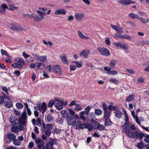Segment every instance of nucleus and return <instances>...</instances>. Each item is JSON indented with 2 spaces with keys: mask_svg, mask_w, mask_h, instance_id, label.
Masks as SVG:
<instances>
[{
  "mask_svg": "<svg viewBox=\"0 0 149 149\" xmlns=\"http://www.w3.org/2000/svg\"><path fill=\"white\" fill-rule=\"evenodd\" d=\"M139 19L140 20L141 22L143 23H147L149 22V19H145L141 17L139 18Z\"/></svg>",
  "mask_w": 149,
  "mask_h": 149,
  "instance_id": "49530a36",
  "label": "nucleus"
},
{
  "mask_svg": "<svg viewBox=\"0 0 149 149\" xmlns=\"http://www.w3.org/2000/svg\"><path fill=\"white\" fill-rule=\"evenodd\" d=\"M44 131L46 135L49 136L51 134V131L52 129L53 126L52 124H47L43 125Z\"/></svg>",
  "mask_w": 149,
  "mask_h": 149,
  "instance_id": "39448f33",
  "label": "nucleus"
},
{
  "mask_svg": "<svg viewBox=\"0 0 149 149\" xmlns=\"http://www.w3.org/2000/svg\"><path fill=\"white\" fill-rule=\"evenodd\" d=\"M9 120L10 123H13L16 122L17 118L14 116H11L9 118Z\"/></svg>",
  "mask_w": 149,
  "mask_h": 149,
  "instance_id": "72a5a7b5",
  "label": "nucleus"
},
{
  "mask_svg": "<svg viewBox=\"0 0 149 149\" xmlns=\"http://www.w3.org/2000/svg\"><path fill=\"white\" fill-rule=\"evenodd\" d=\"M89 118L91 119V120H93V119L95 117V114L93 113H90L88 115Z\"/></svg>",
  "mask_w": 149,
  "mask_h": 149,
  "instance_id": "8fccbe9b",
  "label": "nucleus"
},
{
  "mask_svg": "<svg viewBox=\"0 0 149 149\" xmlns=\"http://www.w3.org/2000/svg\"><path fill=\"white\" fill-rule=\"evenodd\" d=\"M120 3L124 5H127L131 4H134L135 3V1H132L130 0H123L119 1Z\"/></svg>",
  "mask_w": 149,
  "mask_h": 149,
  "instance_id": "aec40b11",
  "label": "nucleus"
},
{
  "mask_svg": "<svg viewBox=\"0 0 149 149\" xmlns=\"http://www.w3.org/2000/svg\"><path fill=\"white\" fill-rule=\"evenodd\" d=\"M8 4L10 8L8 9H10L11 10H15L18 8L14 6L12 1H11L8 0Z\"/></svg>",
  "mask_w": 149,
  "mask_h": 149,
  "instance_id": "412c9836",
  "label": "nucleus"
},
{
  "mask_svg": "<svg viewBox=\"0 0 149 149\" xmlns=\"http://www.w3.org/2000/svg\"><path fill=\"white\" fill-rule=\"evenodd\" d=\"M105 124L107 126H110L111 124V122L110 119H105Z\"/></svg>",
  "mask_w": 149,
  "mask_h": 149,
  "instance_id": "3c124183",
  "label": "nucleus"
},
{
  "mask_svg": "<svg viewBox=\"0 0 149 149\" xmlns=\"http://www.w3.org/2000/svg\"><path fill=\"white\" fill-rule=\"evenodd\" d=\"M144 134L137 131H132L128 136L131 138H134L136 139H139L141 140L144 136Z\"/></svg>",
  "mask_w": 149,
  "mask_h": 149,
  "instance_id": "f03ea898",
  "label": "nucleus"
},
{
  "mask_svg": "<svg viewBox=\"0 0 149 149\" xmlns=\"http://www.w3.org/2000/svg\"><path fill=\"white\" fill-rule=\"evenodd\" d=\"M139 45L142 46L144 44L149 45V41L148 40H141L139 41Z\"/></svg>",
  "mask_w": 149,
  "mask_h": 149,
  "instance_id": "f704fd0d",
  "label": "nucleus"
},
{
  "mask_svg": "<svg viewBox=\"0 0 149 149\" xmlns=\"http://www.w3.org/2000/svg\"><path fill=\"white\" fill-rule=\"evenodd\" d=\"M4 106L7 108H10L12 107L13 104L12 102L10 101H6L4 103Z\"/></svg>",
  "mask_w": 149,
  "mask_h": 149,
  "instance_id": "c756f323",
  "label": "nucleus"
},
{
  "mask_svg": "<svg viewBox=\"0 0 149 149\" xmlns=\"http://www.w3.org/2000/svg\"><path fill=\"white\" fill-rule=\"evenodd\" d=\"M106 43L108 45H110L111 42L110 40V39L109 38H107L105 40Z\"/></svg>",
  "mask_w": 149,
  "mask_h": 149,
  "instance_id": "0e129e2a",
  "label": "nucleus"
},
{
  "mask_svg": "<svg viewBox=\"0 0 149 149\" xmlns=\"http://www.w3.org/2000/svg\"><path fill=\"white\" fill-rule=\"evenodd\" d=\"M66 13V11L65 9H61L56 11L54 13L56 15L59 14L65 15Z\"/></svg>",
  "mask_w": 149,
  "mask_h": 149,
  "instance_id": "5701e85b",
  "label": "nucleus"
},
{
  "mask_svg": "<svg viewBox=\"0 0 149 149\" xmlns=\"http://www.w3.org/2000/svg\"><path fill=\"white\" fill-rule=\"evenodd\" d=\"M85 16V14L83 13H75V19L77 21L82 20L84 18Z\"/></svg>",
  "mask_w": 149,
  "mask_h": 149,
  "instance_id": "dca6fc26",
  "label": "nucleus"
},
{
  "mask_svg": "<svg viewBox=\"0 0 149 149\" xmlns=\"http://www.w3.org/2000/svg\"><path fill=\"white\" fill-rule=\"evenodd\" d=\"M56 141L57 140L54 139H52L51 140L50 143H51L52 145L53 146V145H55L56 144Z\"/></svg>",
  "mask_w": 149,
  "mask_h": 149,
  "instance_id": "338daca9",
  "label": "nucleus"
},
{
  "mask_svg": "<svg viewBox=\"0 0 149 149\" xmlns=\"http://www.w3.org/2000/svg\"><path fill=\"white\" fill-rule=\"evenodd\" d=\"M26 113L24 112L18 119L19 123L13 124L12 125L11 131L13 132L17 133L18 132L19 130H24V125L26 124Z\"/></svg>",
  "mask_w": 149,
  "mask_h": 149,
  "instance_id": "f257e3e1",
  "label": "nucleus"
},
{
  "mask_svg": "<svg viewBox=\"0 0 149 149\" xmlns=\"http://www.w3.org/2000/svg\"><path fill=\"white\" fill-rule=\"evenodd\" d=\"M80 104H78V105H77L74 108V109L77 111H79L82 110L83 109L82 107L81 106H79Z\"/></svg>",
  "mask_w": 149,
  "mask_h": 149,
  "instance_id": "13d9d810",
  "label": "nucleus"
},
{
  "mask_svg": "<svg viewBox=\"0 0 149 149\" xmlns=\"http://www.w3.org/2000/svg\"><path fill=\"white\" fill-rule=\"evenodd\" d=\"M37 12L39 15L34 18V20L36 22H40L44 19V14L46 13L45 12L40 11L39 10H37Z\"/></svg>",
  "mask_w": 149,
  "mask_h": 149,
  "instance_id": "9b49d317",
  "label": "nucleus"
},
{
  "mask_svg": "<svg viewBox=\"0 0 149 149\" xmlns=\"http://www.w3.org/2000/svg\"><path fill=\"white\" fill-rule=\"evenodd\" d=\"M91 108L90 105H88L85 108L84 111H82L80 112L79 115L80 118L83 121H86L87 120V118L84 114L88 115Z\"/></svg>",
  "mask_w": 149,
  "mask_h": 149,
  "instance_id": "20e7f679",
  "label": "nucleus"
},
{
  "mask_svg": "<svg viewBox=\"0 0 149 149\" xmlns=\"http://www.w3.org/2000/svg\"><path fill=\"white\" fill-rule=\"evenodd\" d=\"M13 144L16 146H20L21 144V142L18 140L15 139L13 141Z\"/></svg>",
  "mask_w": 149,
  "mask_h": 149,
  "instance_id": "a19ab883",
  "label": "nucleus"
},
{
  "mask_svg": "<svg viewBox=\"0 0 149 149\" xmlns=\"http://www.w3.org/2000/svg\"><path fill=\"white\" fill-rule=\"evenodd\" d=\"M32 55L33 56L34 58V59L35 58L36 60L37 61H39V58H40V56L38 55L37 54H35L33 53H31Z\"/></svg>",
  "mask_w": 149,
  "mask_h": 149,
  "instance_id": "6e6d98bb",
  "label": "nucleus"
},
{
  "mask_svg": "<svg viewBox=\"0 0 149 149\" xmlns=\"http://www.w3.org/2000/svg\"><path fill=\"white\" fill-rule=\"evenodd\" d=\"M8 9V7L7 5L5 4H2L0 6V13L4 14L6 9Z\"/></svg>",
  "mask_w": 149,
  "mask_h": 149,
  "instance_id": "b1692460",
  "label": "nucleus"
},
{
  "mask_svg": "<svg viewBox=\"0 0 149 149\" xmlns=\"http://www.w3.org/2000/svg\"><path fill=\"white\" fill-rule=\"evenodd\" d=\"M74 116H70L66 119L68 124L69 125H73L75 121L74 119Z\"/></svg>",
  "mask_w": 149,
  "mask_h": 149,
  "instance_id": "6ab92c4d",
  "label": "nucleus"
},
{
  "mask_svg": "<svg viewBox=\"0 0 149 149\" xmlns=\"http://www.w3.org/2000/svg\"><path fill=\"white\" fill-rule=\"evenodd\" d=\"M60 114L62 118H68L70 116H74L75 111L71 109H69L68 111L65 110H63L60 111Z\"/></svg>",
  "mask_w": 149,
  "mask_h": 149,
  "instance_id": "7ed1b4c3",
  "label": "nucleus"
},
{
  "mask_svg": "<svg viewBox=\"0 0 149 149\" xmlns=\"http://www.w3.org/2000/svg\"><path fill=\"white\" fill-rule=\"evenodd\" d=\"M99 123L97 121H95L92 122L91 123V125L92 126V127H91V129L92 130V128H94L95 129H97V128L99 124Z\"/></svg>",
  "mask_w": 149,
  "mask_h": 149,
  "instance_id": "cd10ccee",
  "label": "nucleus"
},
{
  "mask_svg": "<svg viewBox=\"0 0 149 149\" xmlns=\"http://www.w3.org/2000/svg\"><path fill=\"white\" fill-rule=\"evenodd\" d=\"M123 131L128 136L130 133L132 132L129 124L125 123L123 125Z\"/></svg>",
  "mask_w": 149,
  "mask_h": 149,
  "instance_id": "9d476101",
  "label": "nucleus"
},
{
  "mask_svg": "<svg viewBox=\"0 0 149 149\" xmlns=\"http://www.w3.org/2000/svg\"><path fill=\"white\" fill-rule=\"evenodd\" d=\"M10 25V28L13 30L20 31L24 30L22 26L17 23H12Z\"/></svg>",
  "mask_w": 149,
  "mask_h": 149,
  "instance_id": "ddd939ff",
  "label": "nucleus"
},
{
  "mask_svg": "<svg viewBox=\"0 0 149 149\" xmlns=\"http://www.w3.org/2000/svg\"><path fill=\"white\" fill-rule=\"evenodd\" d=\"M111 115V112L109 111L106 110L104 111V118L105 119H109Z\"/></svg>",
  "mask_w": 149,
  "mask_h": 149,
  "instance_id": "c85d7f7f",
  "label": "nucleus"
},
{
  "mask_svg": "<svg viewBox=\"0 0 149 149\" xmlns=\"http://www.w3.org/2000/svg\"><path fill=\"white\" fill-rule=\"evenodd\" d=\"M118 73V72L115 70H113L111 71L110 72L107 73L108 74L114 75H116Z\"/></svg>",
  "mask_w": 149,
  "mask_h": 149,
  "instance_id": "4d7b16f0",
  "label": "nucleus"
},
{
  "mask_svg": "<svg viewBox=\"0 0 149 149\" xmlns=\"http://www.w3.org/2000/svg\"><path fill=\"white\" fill-rule=\"evenodd\" d=\"M39 58V61L42 62H47V56H40Z\"/></svg>",
  "mask_w": 149,
  "mask_h": 149,
  "instance_id": "e433bc0d",
  "label": "nucleus"
},
{
  "mask_svg": "<svg viewBox=\"0 0 149 149\" xmlns=\"http://www.w3.org/2000/svg\"><path fill=\"white\" fill-rule=\"evenodd\" d=\"M12 66L15 68H18L20 69H22L23 66L22 65L17 63H14L12 65Z\"/></svg>",
  "mask_w": 149,
  "mask_h": 149,
  "instance_id": "c03bdc74",
  "label": "nucleus"
},
{
  "mask_svg": "<svg viewBox=\"0 0 149 149\" xmlns=\"http://www.w3.org/2000/svg\"><path fill=\"white\" fill-rule=\"evenodd\" d=\"M68 104L67 101L64 102L63 100L58 102H56L54 104L55 107L59 110L62 109L63 107V106H65Z\"/></svg>",
  "mask_w": 149,
  "mask_h": 149,
  "instance_id": "6e6552de",
  "label": "nucleus"
},
{
  "mask_svg": "<svg viewBox=\"0 0 149 149\" xmlns=\"http://www.w3.org/2000/svg\"><path fill=\"white\" fill-rule=\"evenodd\" d=\"M144 136L145 137L144 141L147 143H149V135H146Z\"/></svg>",
  "mask_w": 149,
  "mask_h": 149,
  "instance_id": "680f3d73",
  "label": "nucleus"
},
{
  "mask_svg": "<svg viewBox=\"0 0 149 149\" xmlns=\"http://www.w3.org/2000/svg\"><path fill=\"white\" fill-rule=\"evenodd\" d=\"M104 129V127L99 123L97 128V129H98V130L101 131L103 130Z\"/></svg>",
  "mask_w": 149,
  "mask_h": 149,
  "instance_id": "052dcab7",
  "label": "nucleus"
},
{
  "mask_svg": "<svg viewBox=\"0 0 149 149\" xmlns=\"http://www.w3.org/2000/svg\"><path fill=\"white\" fill-rule=\"evenodd\" d=\"M97 50L99 53L102 55L108 56L110 54L109 50L106 48L99 47L97 48Z\"/></svg>",
  "mask_w": 149,
  "mask_h": 149,
  "instance_id": "f8f14e48",
  "label": "nucleus"
},
{
  "mask_svg": "<svg viewBox=\"0 0 149 149\" xmlns=\"http://www.w3.org/2000/svg\"><path fill=\"white\" fill-rule=\"evenodd\" d=\"M136 146L140 149H143L145 147V144L142 142H141L137 144Z\"/></svg>",
  "mask_w": 149,
  "mask_h": 149,
  "instance_id": "58836bf2",
  "label": "nucleus"
},
{
  "mask_svg": "<svg viewBox=\"0 0 149 149\" xmlns=\"http://www.w3.org/2000/svg\"><path fill=\"white\" fill-rule=\"evenodd\" d=\"M124 113L125 114V123H127L129 124V118L128 116V115L127 114V112L126 111H124Z\"/></svg>",
  "mask_w": 149,
  "mask_h": 149,
  "instance_id": "864d4df0",
  "label": "nucleus"
},
{
  "mask_svg": "<svg viewBox=\"0 0 149 149\" xmlns=\"http://www.w3.org/2000/svg\"><path fill=\"white\" fill-rule=\"evenodd\" d=\"M16 106L17 108L19 109H22L23 107V105L19 102H17L16 104Z\"/></svg>",
  "mask_w": 149,
  "mask_h": 149,
  "instance_id": "de8ad7c7",
  "label": "nucleus"
},
{
  "mask_svg": "<svg viewBox=\"0 0 149 149\" xmlns=\"http://www.w3.org/2000/svg\"><path fill=\"white\" fill-rule=\"evenodd\" d=\"M109 81L111 83H112L117 85L119 83L118 80L115 78H111L110 79Z\"/></svg>",
  "mask_w": 149,
  "mask_h": 149,
  "instance_id": "79ce46f5",
  "label": "nucleus"
},
{
  "mask_svg": "<svg viewBox=\"0 0 149 149\" xmlns=\"http://www.w3.org/2000/svg\"><path fill=\"white\" fill-rule=\"evenodd\" d=\"M47 121L49 122H51L53 121L54 120V118L51 115L49 114L47 115Z\"/></svg>",
  "mask_w": 149,
  "mask_h": 149,
  "instance_id": "37998d69",
  "label": "nucleus"
},
{
  "mask_svg": "<svg viewBox=\"0 0 149 149\" xmlns=\"http://www.w3.org/2000/svg\"><path fill=\"white\" fill-rule=\"evenodd\" d=\"M129 16L131 18L133 19H136L139 17L138 15L133 13H130L129 15Z\"/></svg>",
  "mask_w": 149,
  "mask_h": 149,
  "instance_id": "c9c22d12",
  "label": "nucleus"
},
{
  "mask_svg": "<svg viewBox=\"0 0 149 149\" xmlns=\"http://www.w3.org/2000/svg\"><path fill=\"white\" fill-rule=\"evenodd\" d=\"M135 98L134 95H129L127 98L125 100V101L127 102H130L132 101Z\"/></svg>",
  "mask_w": 149,
  "mask_h": 149,
  "instance_id": "2f4dec72",
  "label": "nucleus"
},
{
  "mask_svg": "<svg viewBox=\"0 0 149 149\" xmlns=\"http://www.w3.org/2000/svg\"><path fill=\"white\" fill-rule=\"evenodd\" d=\"M1 54L3 55H5L7 56L8 57H10V56L8 54L7 52L4 50L3 49H1Z\"/></svg>",
  "mask_w": 149,
  "mask_h": 149,
  "instance_id": "09e8293b",
  "label": "nucleus"
},
{
  "mask_svg": "<svg viewBox=\"0 0 149 149\" xmlns=\"http://www.w3.org/2000/svg\"><path fill=\"white\" fill-rule=\"evenodd\" d=\"M114 44L116 47L120 49L127 50L129 49V46L128 45L123 42L117 41L115 42Z\"/></svg>",
  "mask_w": 149,
  "mask_h": 149,
  "instance_id": "0eeeda50",
  "label": "nucleus"
},
{
  "mask_svg": "<svg viewBox=\"0 0 149 149\" xmlns=\"http://www.w3.org/2000/svg\"><path fill=\"white\" fill-rule=\"evenodd\" d=\"M117 63V61L114 59H112L110 61V65L111 68H114Z\"/></svg>",
  "mask_w": 149,
  "mask_h": 149,
  "instance_id": "7c9ffc66",
  "label": "nucleus"
},
{
  "mask_svg": "<svg viewBox=\"0 0 149 149\" xmlns=\"http://www.w3.org/2000/svg\"><path fill=\"white\" fill-rule=\"evenodd\" d=\"M55 101L54 100L50 101L48 103V106L49 107H51L55 103Z\"/></svg>",
  "mask_w": 149,
  "mask_h": 149,
  "instance_id": "bf43d9fd",
  "label": "nucleus"
},
{
  "mask_svg": "<svg viewBox=\"0 0 149 149\" xmlns=\"http://www.w3.org/2000/svg\"><path fill=\"white\" fill-rule=\"evenodd\" d=\"M73 63H75L77 66V67L78 68H81L83 64L82 61H73Z\"/></svg>",
  "mask_w": 149,
  "mask_h": 149,
  "instance_id": "473e14b6",
  "label": "nucleus"
},
{
  "mask_svg": "<svg viewBox=\"0 0 149 149\" xmlns=\"http://www.w3.org/2000/svg\"><path fill=\"white\" fill-rule=\"evenodd\" d=\"M95 112L97 116H100L102 114V110L98 109H95Z\"/></svg>",
  "mask_w": 149,
  "mask_h": 149,
  "instance_id": "a18cd8bd",
  "label": "nucleus"
},
{
  "mask_svg": "<svg viewBox=\"0 0 149 149\" xmlns=\"http://www.w3.org/2000/svg\"><path fill=\"white\" fill-rule=\"evenodd\" d=\"M43 44L46 45H49L50 46H51L53 44V43L50 41H48V42H46L45 40H43Z\"/></svg>",
  "mask_w": 149,
  "mask_h": 149,
  "instance_id": "5fc2aeb1",
  "label": "nucleus"
},
{
  "mask_svg": "<svg viewBox=\"0 0 149 149\" xmlns=\"http://www.w3.org/2000/svg\"><path fill=\"white\" fill-rule=\"evenodd\" d=\"M52 70L54 73L57 75L60 76L62 74L63 72L59 65H53L52 67Z\"/></svg>",
  "mask_w": 149,
  "mask_h": 149,
  "instance_id": "423d86ee",
  "label": "nucleus"
},
{
  "mask_svg": "<svg viewBox=\"0 0 149 149\" xmlns=\"http://www.w3.org/2000/svg\"><path fill=\"white\" fill-rule=\"evenodd\" d=\"M77 33L79 38L81 39L88 40L90 38V37L89 36H84V34L80 31H78Z\"/></svg>",
  "mask_w": 149,
  "mask_h": 149,
  "instance_id": "bb28decb",
  "label": "nucleus"
},
{
  "mask_svg": "<svg viewBox=\"0 0 149 149\" xmlns=\"http://www.w3.org/2000/svg\"><path fill=\"white\" fill-rule=\"evenodd\" d=\"M61 130L59 129L55 128L54 130V133L57 134H59L61 131Z\"/></svg>",
  "mask_w": 149,
  "mask_h": 149,
  "instance_id": "e2e57ef3",
  "label": "nucleus"
},
{
  "mask_svg": "<svg viewBox=\"0 0 149 149\" xmlns=\"http://www.w3.org/2000/svg\"><path fill=\"white\" fill-rule=\"evenodd\" d=\"M61 61L64 64L68 65V62L67 59V57L65 54H63L60 57Z\"/></svg>",
  "mask_w": 149,
  "mask_h": 149,
  "instance_id": "4be33fe9",
  "label": "nucleus"
},
{
  "mask_svg": "<svg viewBox=\"0 0 149 149\" xmlns=\"http://www.w3.org/2000/svg\"><path fill=\"white\" fill-rule=\"evenodd\" d=\"M131 113L133 117V118L135 120L136 123L139 125H141V121H143L144 120L143 118L142 117H138L137 114H135V113L134 111H131Z\"/></svg>",
  "mask_w": 149,
  "mask_h": 149,
  "instance_id": "1a4fd4ad",
  "label": "nucleus"
},
{
  "mask_svg": "<svg viewBox=\"0 0 149 149\" xmlns=\"http://www.w3.org/2000/svg\"><path fill=\"white\" fill-rule=\"evenodd\" d=\"M35 142L37 144V146L39 148H41L44 145V142L40 138H38L35 139Z\"/></svg>",
  "mask_w": 149,
  "mask_h": 149,
  "instance_id": "a211bd4d",
  "label": "nucleus"
},
{
  "mask_svg": "<svg viewBox=\"0 0 149 149\" xmlns=\"http://www.w3.org/2000/svg\"><path fill=\"white\" fill-rule=\"evenodd\" d=\"M90 53L89 50L85 49L80 54V56H83L84 58H86Z\"/></svg>",
  "mask_w": 149,
  "mask_h": 149,
  "instance_id": "393cba45",
  "label": "nucleus"
},
{
  "mask_svg": "<svg viewBox=\"0 0 149 149\" xmlns=\"http://www.w3.org/2000/svg\"><path fill=\"white\" fill-rule=\"evenodd\" d=\"M118 108V107L117 106H114L112 105H110L108 107V109L109 110L111 111L113 110L115 111Z\"/></svg>",
  "mask_w": 149,
  "mask_h": 149,
  "instance_id": "4c0bfd02",
  "label": "nucleus"
},
{
  "mask_svg": "<svg viewBox=\"0 0 149 149\" xmlns=\"http://www.w3.org/2000/svg\"><path fill=\"white\" fill-rule=\"evenodd\" d=\"M18 63L19 64L24 65L25 63V62L24 60L22 58H18Z\"/></svg>",
  "mask_w": 149,
  "mask_h": 149,
  "instance_id": "603ef678",
  "label": "nucleus"
},
{
  "mask_svg": "<svg viewBox=\"0 0 149 149\" xmlns=\"http://www.w3.org/2000/svg\"><path fill=\"white\" fill-rule=\"evenodd\" d=\"M52 148L53 146L52 144L49 143H48L47 144L45 147H43L42 149H52Z\"/></svg>",
  "mask_w": 149,
  "mask_h": 149,
  "instance_id": "ea45409f",
  "label": "nucleus"
},
{
  "mask_svg": "<svg viewBox=\"0 0 149 149\" xmlns=\"http://www.w3.org/2000/svg\"><path fill=\"white\" fill-rule=\"evenodd\" d=\"M7 137L8 139L10 140V141H7V138L4 137V141L6 143H9L11 142L10 141H13L15 139L16 136L14 134H8L7 135Z\"/></svg>",
  "mask_w": 149,
  "mask_h": 149,
  "instance_id": "4468645a",
  "label": "nucleus"
},
{
  "mask_svg": "<svg viewBox=\"0 0 149 149\" xmlns=\"http://www.w3.org/2000/svg\"><path fill=\"white\" fill-rule=\"evenodd\" d=\"M102 105L103 107V109L104 111L107 110L108 107L107 104L104 102H102Z\"/></svg>",
  "mask_w": 149,
  "mask_h": 149,
  "instance_id": "69168bd1",
  "label": "nucleus"
},
{
  "mask_svg": "<svg viewBox=\"0 0 149 149\" xmlns=\"http://www.w3.org/2000/svg\"><path fill=\"white\" fill-rule=\"evenodd\" d=\"M114 113L115 116L118 118H120L122 117V113L120 111V109L118 108L116 110L114 111Z\"/></svg>",
  "mask_w": 149,
  "mask_h": 149,
  "instance_id": "a878e982",
  "label": "nucleus"
},
{
  "mask_svg": "<svg viewBox=\"0 0 149 149\" xmlns=\"http://www.w3.org/2000/svg\"><path fill=\"white\" fill-rule=\"evenodd\" d=\"M111 26L113 29L115 30L116 31H117V30L118 29L119 27V26H116V25H113L112 24H111Z\"/></svg>",
  "mask_w": 149,
  "mask_h": 149,
  "instance_id": "774afa93",
  "label": "nucleus"
},
{
  "mask_svg": "<svg viewBox=\"0 0 149 149\" xmlns=\"http://www.w3.org/2000/svg\"><path fill=\"white\" fill-rule=\"evenodd\" d=\"M73 125L76 127V129H83L85 127V125L83 124H81L79 121H75Z\"/></svg>",
  "mask_w": 149,
  "mask_h": 149,
  "instance_id": "f3484780",
  "label": "nucleus"
},
{
  "mask_svg": "<svg viewBox=\"0 0 149 149\" xmlns=\"http://www.w3.org/2000/svg\"><path fill=\"white\" fill-rule=\"evenodd\" d=\"M38 107V110L44 113L47 109V105L45 102L42 103V104H37Z\"/></svg>",
  "mask_w": 149,
  "mask_h": 149,
  "instance_id": "2eb2a0df",
  "label": "nucleus"
}]
</instances>
